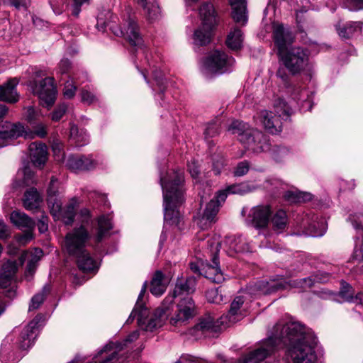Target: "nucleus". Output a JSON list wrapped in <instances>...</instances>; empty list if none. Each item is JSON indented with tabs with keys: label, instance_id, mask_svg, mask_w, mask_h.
Segmentation results:
<instances>
[{
	"label": "nucleus",
	"instance_id": "obj_1",
	"mask_svg": "<svg viewBox=\"0 0 363 363\" xmlns=\"http://www.w3.org/2000/svg\"><path fill=\"white\" fill-rule=\"evenodd\" d=\"M275 330V337L279 338V344L286 346V355L293 363H315L316 337L303 325L296 322L278 323Z\"/></svg>",
	"mask_w": 363,
	"mask_h": 363
},
{
	"label": "nucleus",
	"instance_id": "obj_2",
	"mask_svg": "<svg viewBox=\"0 0 363 363\" xmlns=\"http://www.w3.org/2000/svg\"><path fill=\"white\" fill-rule=\"evenodd\" d=\"M184 171L178 169L167 173V177H160L164 200V220L171 225H179V212L177 209L184 201Z\"/></svg>",
	"mask_w": 363,
	"mask_h": 363
},
{
	"label": "nucleus",
	"instance_id": "obj_3",
	"mask_svg": "<svg viewBox=\"0 0 363 363\" xmlns=\"http://www.w3.org/2000/svg\"><path fill=\"white\" fill-rule=\"evenodd\" d=\"M89 238V232L82 225L69 232L65 240V247L67 253L76 259L77 267L83 272H91L97 269L96 261L86 249V245Z\"/></svg>",
	"mask_w": 363,
	"mask_h": 363
},
{
	"label": "nucleus",
	"instance_id": "obj_4",
	"mask_svg": "<svg viewBox=\"0 0 363 363\" xmlns=\"http://www.w3.org/2000/svg\"><path fill=\"white\" fill-rule=\"evenodd\" d=\"M196 286V279L194 277L178 278L172 294L167 296L163 301L162 306L155 310V319L152 318L149 322L147 328L152 329L161 327L168 318L169 308L173 303L174 298L184 294L189 296L195 291Z\"/></svg>",
	"mask_w": 363,
	"mask_h": 363
},
{
	"label": "nucleus",
	"instance_id": "obj_5",
	"mask_svg": "<svg viewBox=\"0 0 363 363\" xmlns=\"http://www.w3.org/2000/svg\"><path fill=\"white\" fill-rule=\"evenodd\" d=\"M128 14L126 23L123 28H118L111 24V22L106 21L102 17L97 19L96 28L101 32H105L108 26L112 32L117 36H121L126 39L133 47L138 48L142 51L143 55L145 57V62L148 64V59L145 50L143 48V41L140 36L139 28L134 16L130 15L132 9L128 6L125 8Z\"/></svg>",
	"mask_w": 363,
	"mask_h": 363
},
{
	"label": "nucleus",
	"instance_id": "obj_6",
	"mask_svg": "<svg viewBox=\"0 0 363 363\" xmlns=\"http://www.w3.org/2000/svg\"><path fill=\"white\" fill-rule=\"evenodd\" d=\"M279 61L292 75L299 74L307 68L310 52L301 46H294L278 55Z\"/></svg>",
	"mask_w": 363,
	"mask_h": 363
},
{
	"label": "nucleus",
	"instance_id": "obj_7",
	"mask_svg": "<svg viewBox=\"0 0 363 363\" xmlns=\"http://www.w3.org/2000/svg\"><path fill=\"white\" fill-rule=\"evenodd\" d=\"M199 16L203 26V28L206 26V30L203 34V39L200 38L202 30H196L194 34V42L199 45H206L210 43L212 30L217 23L216 13L213 4L208 2L203 3L199 9Z\"/></svg>",
	"mask_w": 363,
	"mask_h": 363
},
{
	"label": "nucleus",
	"instance_id": "obj_8",
	"mask_svg": "<svg viewBox=\"0 0 363 363\" xmlns=\"http://www.w3.org/2000/svg\"><path fill=\"white\" fill-rule=\"evenodd\" d=\"M234 62L224 52L214 50L203 60V67L207 74H223L229 72Z\"/></svg>",
	"mask_w": 363,
	"mask_h": 363
},
{
	"label": "nucleus",
	"instance_id": "obj_9",
	"mask_svg": "<svg viewBox=\"0 0 363 363\" xmlns=\"http://www.w3.org/2000/svg\"><path fill=\"white\" fill-rule=\"evenodd\" d=\"M54 82L53 77L29 82L33 93L38 96L43 106H51L55 101L57 91Z\"/></svg>",
	"mask_w": 363,
	"mask_h": 363
},
{
	"label": "nucleus",
	"instance_id": "obj_10",
	"mask_svg": "<svg viewBox=\"0 0 363 363\" xmlns=\"http://www.w3.org/2000/svg\"><path fill=\"white\" fill-rule=\"evenodd\" d=\"M276 330L274 327L272 335L262 342L259 347L250 352L239 363H259L274 353L279 345V338L275 337Z\"/></svg>",
	"mask_w": 363,
	"mask_h": 363
},
{
	"label": "nucleus",
	"instance_id": "obj_11",
	"mask_svg": "<svg viewBox=\"0 0 363 363\" xmlns=\"http://www.w3.org/2000/svg\"><path fill=\"white\" fill-rule=\"evenodd\" d=\"M208 249L211 252V264H207L204 268V276L215 283H220L225 279L219 267L218 253L220 250V242L216 238L207 241Z\"/></svg>",
	"mask_w": 363,
	"mask_h": 363
},
{
	"label": "nucleus",
	"instance_id": "obj_12",
	"mask_svg": "<svg viewBox=\"0 0 363 363\" xmlns=\"http://www.w3.org/2000/svg\"><path fill=\"white\" fill-rule=\"evenodd\" d=\"M139 337V333L134 331L130 334L125 340L124 343L110 342L105 345L94 358V361L89 363H112L117 360V356L119 351L123 350V346L127 342H131L136 340Z\"/></svg>",
	"mask_w": 363,
	"mask_h": 363
},
{
	"label": "nucleus",
	"instance_id": "obj_13",
	"mask_svg": "<svg viewBox=\"0 0 363 363\" xmlns=\"http://www.w3.org/2000/svg\"><path fill=\"white\" fill-rule=\"evenodd\" d=\"M228 191H220L218 193L216 199H211L205 208L203 215L198 218V225L202 230L210 228L212 223L216 222V217L219 210V206L221 202L225 201L227 197Z\"/></svg>",
	"mask_w": 363,
	"mask_h": 363
},
{
	"label": "nucleus",
	"instance_id": "obj_14",
	"mask_svg": "<svg viewBox=\"0 0 363 363\" xmlns=\"http://www.w3.org/2000/svg\"><path fill=\"white\" fill-rule=\"evenodd\" d=\"M196 315V307L193 298L189 296L182 298L177 303V311L170 318L173 325L187 322Z\"/></svg>",
	"mask_w": 363,
	"mask_h": 363
},
{
	"label": "nucleus",
	"instance_id": "obj_15",
	"mask_svg": "<svg viewBox=\"0 0 363 363\" xmlns=\"http://www.w3.org/2000/svg\"><path fill=\"white\" fill-rule=\"evenodd\" d=\"M21 136L32 138L33 134L26 133L24 126L21 123L11 124L6 122L0 128V147L7 145L9 140H13Z\"/></svg>",
	"mask_w": 363,
	"mask_h": 363
},
{
	"label": "nucleus",
	"instance_id": "obj_16",
	"mask_svg": "<svg viewBox=\"0 0 363 363\" xmlns=\"http://www.w3.org/2000/svg\"><path fill=\"white\" fill-rule=\"evenodd\" d=\"M274 40L277 48V55L282 53L291 48L295 40V35L287 28L282 25L277 26L273 32Z\"/></svg>",
	"mask_w": 363,
	"mask_h": 363
},
{
	"label": "nucleus",
	"instance_id": "obj_17",
	"mask_svg": "<svg viewBox=\"0 0 363 363\" xmlns=\"http://www.w3.org/2000/svg\"><path fill=\"white\" fill-rule=\"evenodd\" d=\"M40 319L41 316L37 315L23 328L17 342L20 350H26L33 345L37 337L38 323Z\"/></svg>",
	"mask_w": 363,
	"mask_h": 363
},
{
	"label": "nucleus",
	"instance_id": "obj_18",
	"mask_svg": "<svg viewBox=\"0 0 363 363\" xmlns=\"http://www.w3.org/2000/svg\"><path fill=\"white\" fill-rule=\"evenodd\" d=\"M288 284L281 276H277L276 278L270 279L269 281H260L255 284V289L251 292H258L262 294L267 295L273 294L277 291L286 288Z\"/></svg>",
	"mask_w": 363,
	"mask_h": 363
},
{
	"label": "nucleus",
	"instance_id": "obj_19",
	"mask_svg": "<svg viewBox=\"0 0 363 363\" xmlns=\"http://www.w3.org/2000/svg\"><path fill=\"white\" fill-rule=\"evenodd\" d=\"M11 223L21 229H26L25 238L26 241L33 238V230L35 227V221L25 213L14 211L11 213Z\"/></svg>",
	"mask_w": 363,
	"mask_h": 363
},
{
	"label": "nucleus",
	"instance_id": "obj_20",
	"mask_svg": "<svg viewBox=\"0 0 363 363\" xmlns=\"http://www.w3.org/2000/svg\"><path fill=\"white\" fill-rule=\"evenodd\" d=\"M259 118L264 128L272 134L281 131L283 119L277 116L273 111L262 110L259 113Z\"/></svg>",
	"mask_w": 363,
	"mask_h": 363
},
{
	"label": "nucleus",
	"instance_id": "obj_21",
	"mask_svg": "<svg viewBox=\"0 0 363 363\" xmlns=\"http://www.w3.org/2000/svg\"><path fill=\"white\" fill-rule=\"evenodd\" d=\"M225 245L228 255L234 256L236 253L249 252V244L242 236H227L225 238Z\"/></svg>",
	"mask_w": 363,
	"mask_h": 363
},
{
	"label": "nucleus",
	"instance_id": "obj_22",
	"mask_svg": "<svg viewBox=\"0 0 363 363\" xmlns=\"http://www.w3.org/2000/svg\"><path fill=\"white\" fill-rule=\"evenodd\" d=\"M67 166L74 172L92 169L96 166L95 161L84 155H71L67 161Z\"/></svg>",
	"mask_w": 363,
	"mask_h": 363
},
{
	"label": "nucleus",
	"instance_id": "obj_23",
	"mask_svg": "<svg viewBox=\"0 0 363 363\" xmlns=\"http://www.w3.org/2000/svg\"><path fill=\"white\" fill-rule=\"evenodd\" d=\"M28 150L30 160L35 166L41 167L45 164L48 160V149L45 144L40 142L32 143Z\"/></svg>",
	"mask_w": 363,
	"mask_h": 363
},
{
	"label": "nucleus",
	"instance_id": "obj_24",
	"mask_svg": "<svg viewBox=\"0 0 363 363\" xmlns=\"http://www.w3.org/2000/svg\"><path fill=\"white\" fill-rule=\"evenodd\" d=\"M13 335H7L2 341L0 350V359L3 363H14L21 358V355L13 351Z\"/></svg>",
	"mask_w": 363,
	"mask_h": 363
},
{
	"label": "nucleus",
	"instance_id": "obj_25",
	"mask_svg": "<svg viewBox=\"0 0 363 363\" xmlns=\"http://www.w3.org/2000/svg\"><path fill=\"white\" fill-rule=\"evenodd\" d=\"M270 214L269 206H258L251 210L250 216L256 228H264L268 224Z\"/></svg>",
	"mask_w": 363,
	"mask_h": 363
},
{
	"label": "nucleus",
	"instance_id": "obj_26",
	"mask_svg": "<svg viewBox=\"0 0 363 363\" xmlns=\"http://www.w3.org/2000/svg\"><path fill=\"white\" fill-rule=\"evenodd\" d=\"M18 82L17 79L13 78L0 85V101L8 103L18 101V96L16 90Z\"/></svg>",
	"mask_w": 363,
	"mask_h": 363
},
{
	"label": "nucleus",
	"instance_id": "obj_27",
	"mask_svg": "<svg viewBox=\"0 0 363 363\" xmlns=\"http://www.w3.org/2000/svg\"><path fill=\"white\" fill-rule=\"evenodd\" d=\"M301 227L303 228L304 234L308 236L320 237L325 231L323 221L320 223L313 218L311 219L308 216L303 219Z\"/></svg>",
	"mask_w": 363,
	"mask_h": 363
},
{
	"label": "nucleus",
	"instance_id": "obj_28",
	"mask_svg": "<svg viewBox=\"0 0 363 363\" xmlns=\"http://www.w3.org/2000/svg\"><path fill=\"white\" fill-rule=\"evenodd\" d=\"M232 8V17L236 23L242 25L247 21V1L246 0H229Z\"/></svg>",
	"mask_w": 363,
	"mask_h": 363
},
{
	"label": "nucleus",
	"instance_id": "obj_29",
	"mask_svg": "<svg viewBox=\"0 0 363 363\" xmlns=\"http://www.w3.org/2000/svg\"><path fill=\"white\" fill-rule=\"evenodd\" d=\"M18 266L16 261H7L3 264L0 272V287L7 288L17 272Z\"/></svg>",
	"mask_w": 363,
	"mask_h": 363
},
{
	"label": "nucleus",
	"instance_id": "obj_30",
	"mask_svg": "<svg viewBox=\"0 0 363 363\" xmlns=\"http://www.w3.org/2000/svg\"><path fill=\"white\" fill-rule=\"evenodd\" d=\"M23 207L28 211L38 209L42 202V197L35 188L27 189L22 199Z\"/></svg>",
	"mask_w": 363,
	"mask_h": 363
},
{
	"label": "nucleus",
	"instance_id": "obj_31",
	"mask_svg": "<svg viewBox=\"0 0 363 363\" xmlns=\"http://www.w3.org/2000/svg\"><path fill=\"white\" fill-rule=\"evenodd\" d=\"M362 28V23L360 21H350L345 24L338 23L336 30L342 38L349 39L356 33H360Z\"/></svg>",
	"mask_w": 363,
	"mask_h": 363
},
{
	"label": "nucleus",
	"instance_id": "obj_32",
	"mask_svg": "<svg viewBox=\"0 0 363 363\" xmlns=\"http://www.w3.org/2000/svg\"><path fill=\"white\" fill-rule=\"evenodd\" d=\"M244 301L242 296H237L232 301L230 309L226 314V318L228 319L230 323H235L245 315V312L242 309Z\"/></svg>",
	"mask_w": 363,
	"mask_h": 363
},
{
	"label": "nucleus",
	"instance_id": "obj_33",
	"mask_svg": "<svg viewBox=\"0 0 363 363\" xmlns=\"http://www.w3.org/2000/svg\"><path fill=\"white\" fill-rule=\"evenodd\" d=\"M77 206V201L76 199L73 198L64 208H62L60 206V209L59 211H56L55 209L53 211L51 210L50 211L54 216L56 215V213H60L64 223L65 225H72L74 222L76 214V208Z\"/></svg>",
	"mask_w": 363,
	"mask_h": 363
},
{
	"label": "nucleus",
	"instance_id": "obj_34",
	"mask_svg": "<svg viewBox=\"0 0 363 363\" xmlns=\"http://www.w3.org/2000/svg\"><path fill=\"white\" fill-rule=\"evenodd\" d=\"M168 282L163 273L161 271H157L151 281L150 292L156 296H161L165 291Z\"/></svg>",
	"mask_w": 363,
	"mask_h": 363
},
{
	"label": "nucleus",
	"instance_id": "obj_35",
	"mask_svg": "<svg viewBox=\"0 0 363 363\" xmlns=\"http://www.w3.org/2000/svg\"><path fill=\"white\" fill-rule=\"evenodd\" d=\"M148 315L147 308H140L137 306H135L133 310L132 311L130 315H129L127 323H129L132 322L135 317L138 318V323L140 327H144L145 330H153L155 328L148 329L147 325L149 322L153 318L155 319V313L152 314L151 318L149 320H147Z\"/></svg>",
	"mask_w": 363,
	"mask_h": 363
},
{
	"label": "nucleus",
	"instance_id": "obj_36",
	"mask_svg": "<svg viewBox=\"0 0 363 363\" xmlns=\"http://www.w3.org/2000/svg\"><path fill=\"white\" fill-rule=\"evenodd\" d=\"M277 77L281 79L287 91L291 94L294 100H298V94L301 91L299 87H296L290 83L289 74L284 68H279L277 72Z\"/></svg>",
	"mask_w": 363,
	"mask_h": 363
},
{
	"label": "nucleus",
	"instance_id": "obj_37",
	"mask_svg": "<svg viewBox=\"0 0 363 363\" xmlns=\"http://www.w3.org/2000/svg\"><path fill=\"white\" fill-rule=\"evenodd\" d=\"M255 138L257 140V144L250 143V150L259 153L267 152L271 150V145L269 138L261 131H255Z\"/></svg>",
	"mask_w": 363,
	"mask_h": 363
},
{
	"label": "nucleus",
	"instance_id": "obj_38",
	"mask_svg": "<svg viewBox=\"0 0 363 363\" xmlns=\"http://www.w3.org/2000/svg\"><path fill=\"white\" fill-rule=\"evenodd\" d=\"M57 179L52 177L50 179L47 192H48V203L51 206V211H59L60 209V202L57 201L56 196L57 193Z\"/></svg>",
	"mask_w": 363,
	"mask_h": 363
},
{
	"label": "nucleus",
	"instance_id": "obj_39",
	"mask_svg": "<svg viewBox=\"0 0 363 363\" xmlns=\"http://www.w3.org/2000/svg\"><path fill=\"white\" fill-rule=\"evenodd\" d=\"M272 228L277 233H281L287 225L288 218L285 211L279 209L272 216Z\"/></svg>",
	"mask_w": 363,
	"mask_h": 363
},
{
	"label": "nucleus",
	"instance_id": "obj_40",
	"mask_svg": "<svg viewBox=\"0 0 363 363\" xmlns=\"http://www.w3.org/2000/svg\"><path fill=\"white\" fill-rule=\"evenodd\" d=\"M347 220L351 222L352 226L357 231V235L356 236V238L358 239L359 236L362 238L359 251L362 259L363 260V214H352L349 216Z\"/></svg>",
	"mask_w": 363,
	"mask_h": 363
},
{
	"label": "nucleus",
	"instance_id": "obj_41",
	"mask_svg": "<svg viewBox=\"0 0 363 363\" xmlns=\"http://www.w3.org/2000/svg\"><path fill=\"white\" fill-rule=\"evenodd\" d=\"M274 113L284 121H286L292 113L291 107L281 98H278L275 100L274 103Z\"/></svg>",
	"mask_w": 363,
	"mask_h": 363
},
{
	"label": "nucleus",
	"instance_id": "obj_42",
	"mask_svg": "<svg viewBox=\"0 0 363 363\" xmlns=\"http://www.w3.org/2000/svg\"><path fill=\"white\" fill-rule=\"evenodd\" d=\"M242 33L241 30L235 28L228 34L226 39V45L230 49L238 50L242 47Z\"/></svg>",
	"mask_w": 363,
	"mask_h": 363
},
{
	"label": "nucleus",
	"instance_id": "obj_43",
	"mask_svg": "<svg viewBox=\"0 0 363 363\" xmlns=\"http://www.w3.org/2000/svg\"><path fill=\"white\" fill-rule=\"evenodd\" d=\"M98 232L96 236L97 242H101L105 235L112 228V223L108 216H102L98 219Z\"/></svg>",
	"mask_w": 363,
	"mask_h": 363
},
{
	"label": "nucleus",
	"instance_id": "obj_44",
	"mask_svg": "<svg viewBox=\"0 0 363 363\" xmlns=\"http://www.w3.org/2000/svg\"><path fill=\"white\" fill-rule=\"evenodd\" d=\"M215 320L209 314L201 317L197 324L192 329L193 330L201 331L202 333L213 330L215 327Z\"/></svg>",
	"mask_w": 363,
	"mask_h": 363
},
{
	"label": "nucleus",
	"instance_id": "obj_45",
	"mask_svg": "<svg viewBox=\"0 0 363 363\" xmlns=\"http://www.w3.org/2000/svg\"><path fill=\"white\" fill-rule=\"evenodd\" d=\"M284 199L291 203L305 202L313 199L311 194L298 191H288L284 194Z\"/></svg>",
	"mask_w": 363,
	"mask_h": 363
},
{
	"label": "nucleus",
	"instance_id": "obj_46",
	"mask_svg": "<svg viewBox=\"0 0 363 363\" xmlns=\"http://www.w3.org/2000/svg\"><path fill=\"white\" fill-rule=\"evenodd\" d=\"M50 290L51 288L49 285L44 286L41 291L31 298L29 311L38 309L44 302L45 297L50 292Z\"/></svg>",
	"mask_w": 363,
	"mask_h": 363
},
{
	"label": "nucleus",
	"instance_id": "obj_47",
	"mask_svg": "<svg viewBox=\"0 0 363 363\" xmlns=\"http://www.w3.org/2000/svg\"><path fill=\"white\" fill-rule=\"evenodd\" d=\"M250 129L247 124L239 121H233L229 125L228 131L233 135H238V140L240 142V138L245 135Z\"/></svg>",
	"mask_w": 363,
	"mask_h": 363
},
{
	"label": "nucleus",
	"instance_id": "obj_48",
	"mask_svg": "<svg viewBox=\"0 0 363 363\" xmlns=\"http://www.w3.org/2000/svg\"><path fill=\"white\" fill-rule=\"evenodd\" d=\"M353 289L344 281H341V288L339 291V296L343 301L351 303L353 301Z\"/></svg>",
	"mask_w": 363,
	"mask_h": 363
},
{
	"label": "nucleus",
	"instance_id": "obj_49",
	"mask_svg": "<svg viewBox=\"0 0 363 363\" xmlns=\"http://www.w3.org/2000/svg\"><path fill=\"white\" fill-rule=\"evenodd\" d=\"M252 190V189L250 187V186L247 183H240V184H233L226 188V191L228 194H245L248 192H250Z\"/></svg>",
	"mask_w": 363,
	"mask_h": 363
},
{
	"label": "nucleus",
	"instance_id": "obj_50",
	"mask_svg": "<svg viewBox=\"0 0 363 363\" xmlns=\"http://www.w3.org/2000/svg\"><path fill=\"white\" fill-rule=\"evenodd\" d=\"M315 283L316 282L313 279V275H311L306 278L295 280L291 284L293 287L301 288L303 290H306L312 287Z\"/></svg>",
	"mask_w": 363,
	"mask_h": 363
},
{
	"label": "nucleus",
	"instance_id": "obj_51",
	"mask_svg": "<svg viewBox=\"0 0 363 363\" xmlns=\"http://www.w3.org/2000/svg\"><path fill=\"white\" fill-rule=\"evenodd\" d=\"M206 296L208 302L213 303H220L223 300V295L219 288L211 289L206 291Z\"/></svg>",
	"mask_w": 363,
	"mask_h": 363
},
{
	"label": "nucleus",
	"instance_id": "obj_52",
	"mask_svg": "<svg viewBox=\"0 0 363 363\" xmlns=\"http://www.w3.org/2000/svg\"><path fill=\"white\" fill-rule=\"evenodd\" d=\"M220 132V123L218 121H212L208 123L205 131V138L208 139L213 138L219 134Z\"/></svg>",
	"mask_w": 363,
	"mask_h": 363
},
{
	"label": "nucleus",
	"instance_id": "obj_53",
	"mask_svg": "<svg viewBox=\"0 0 363 363\" xmlns=\"http://www.w3.org/2000/svg\"><path fill=\"white\" fill-rule=\"evenodd\" d=\"M255 131H259L257 129L251 128L248 132L240 138V143L248 150H250V143L257 144V140L255 138Z\"/></svg>",
	"mask_w": 363,
	"mask_h": 363
},
{
	"label": "nucleus",
	"instance_id": "obj_54",
	"mask_svg": "<svg viewBox=\"0 0 363 363\" xmlns=\"http://www.w3.org/2000/svg\"><path fill=\"white\" fill-rule=\"evenodd\" d=\"M145 4H146V6H142L146 11V16L147 18L150 20L156 19L160 13L159 6L155 4H149L146 2V1H145Z\"/></svg>",
	"mask_w": 363,
	"mask_h": 363
},
{
	"label": "nucleus",
	"instance_id": "obj_55",
	"mask_svg": "<svg viewBox=\"0 0 363 363\" xmlns=\"http://www.w3.org/2000/svg\"><path fill=\"white\" fill-rule=\"evenodd\" d=\"M250 167V164L248 161L244 160L240 162L235 167L233 174L235 177H242L249 172Z\"/></svg>",
	"mask_w": 363,
	"mask_h": 363
},
{
	"label": "nucleus",
	"instance_id": "obj_56",
	"mask_svg": "<svg viewBox=\"0 0 363 363\" xmlns=\"http://www.w3.org/2000/svg\"><path fill=\"white\" fill-rule=\"evenodd\" d=\"M269 151H272L273 157L276 160H281L289 153L287 148L281 146H274Z\"/></svg>",
	"mask_w": 363,
	"mask_h": 363
},
{
	"label": "nucleus",
	"instance_id": "obj_57",
	"mask_svg": "<svg viewBox=\"0 0 363 363\" xmlns=\"http://www.w3.org/2000/svg\"><path fill=\"white\" fill-rule=\"evenodd\" d=\"M76 90L77 86L73 82L67 81L65 84L63 94L66 98L72 99L75 95Z\"/></svg>",
	"mask_w": 363,
	"mask_h": 363
},
{
	"label": "nucleus",
	"instance_id": "obj_58",
	"mask_svg": "<svg viewBox=\"0 0 363 363\" xmlns=\"http://www.w3.org/2000/svg\"><path fill=\"white\" fill-rule=\"evenodd\" d=\"M31 79L30 81H38V79L41 77H47V71L45 69H42L38 67H31Z\"/></svg>",
	"mask_w": 363,
	"mask_h": 363
},
{
	"label": "nucleus",
	"instance_id": "obj_59",
	"mask_svg": "<svg viewBox=\"0 0 363 363\" xmlns=\"http://www.w3.org/2000/svg\"><path fill=\"white\" fill-rule=\"evenodd\" d=\"M82 101L87 104H91L96 101V96L86 89H82L81 91Z\"/></svg>",
	"mask_w": 363,
	"mask_h": 363
},
{
	"label": "nucleus",
	"instance_id": "obj_60",
	"mask_svg": "<svg viewBox=\"0 0 363 363\" xmlns=\"http://www.w3.org/2000/svg\"><path fill=\"white\" fill-rule=\"evenodd\" d=\"M152 74H153L155 80L157 82V86L160 87V89L161 90V93H160V94H162L164 92V84H165V80L163 78V75L160 71H157V70H153Z\"/></svg>",
	"mask_w": 363,
	"mask_h": 363
},
{
	"label": "nucleus",
	"instance_id": "obj_61",
	"mask_svg": "<svg viewBox=\"0 0 363 363\" xmlns=\"http://www.w3.org/2000/svg\"><path fill=\"white\" fill-rule=\"evenodd\" d=\"M67 111V106L65 104L60 105L55 109L52 115V120L57 121L62 118Z\"/></svg>",
	"mask_w": 363,
	"mask_h": 363
},
{
	"label": "nucleus",
	"instance_id": "obj_62",
	"mask_svg": "<svg viewBox=\"0 0 363 363\" xmlns=\"http://www.w3.org/2000/svg\"><path fill=\"white\" fill-rule=\"evenodd\" d=\"M313 279L316 283H325L330 279V274L323 272H319L313 274Z\"/></svg>",
	"mask_w": 363,
	"mask_h": 363
},
{
	"label": "nucleus",
	"instance_id": "obj_63",
	"mask_svg": "<svg viewBox=\"0 0 363 363\" xmlns=\"http://www.w3.org/2000/svg\"><path fill=\"white\" fill-rule=\"evenodd\" d=\"M89 0H74L72 5V14L77 17L81 11V6L83 4L88 1Z\"/></svg>",
	"mask_w": 363,
	"mask_h": 363
},
{
	"label": "nucleus",
	"instance_id": "obj_64",
	"mask_svg": "<svg viewBox=\"0 0 363 363\" xmlns=\"http://www.w3.org/2000/svg\"><path fill=\"white\" fill-rule=\"evenodd\" d=\"M70 67L71 62L68 59H62L58 65L59 72L61 74L67 73Z\"/></svg>",
	"mask_w": 363,
	"mask_h": 363
}]
</instances>
